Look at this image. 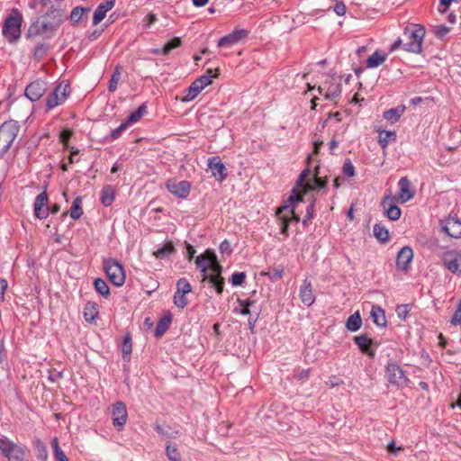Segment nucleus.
<instances>
[{
    "mask_svg": "<svg viewBox=\"0 0 461 461\" xmlns=\"http://www.w3.org/2000/svg\"><path fill=\"white\" fill-rule=\"evenodd\" d=\"M403 36L407 42L403 44L406 51L419 54L422 51V42L425 36V29L419 24H410L403 30Z\"/></svg>",
    "mask_w": 461,
    "mask_h": 461,
    "instance_id": "obj_1",
    "label": "nucleus"
},
{
    "mask_svg": "<svg viewBox=\"0 0 461 461\" xmlns=\"http://www.w3.org/2000/svg\"><path fill=\"white\" fill-rule=\"evenodd\" d=\"M20 125L17 121L9 120L2 123L0 126V158L10 149L15 140Z\"/></svg>",
    "mask_w": 461,
    "mask_h": 461,
    "instance_id": "obj_2",
    "label": "nucleus"
},
{
    "mask_svg": "<svg viewBox=\"0 0 461 461\" xmlns=\"http://www.w3.org/2000/svg\"><path fill=\"white\" fill-rule=\"evenodd\" d=\"M23 16L18 9H14L3 25V34L10 41H16L21 36Z\"/></svg>",
    "mask_w": 461,
    "mask_h": 461,
    "instance_id": "obj_3",
    "label": "nucleus"
},
{
    "mask_svg": "<svg viewBox=\"0 0 461 461\" xmlns=\"http://www.w3.org/2000/svg\"><path fill=\"white\" fill-rule=\"evenodd\" d=\"M0 451L10 461H25L28 449L24 445L3 437L0 438Z\"/></svg>",
    "mask_w": 461,
    "mask_h": 461,
    "instance_id": "obj_4",
    "label": "nucleus"
},
{
    "mask_svg": "<svg viewBox=\"0 0 461 461\" xmlns=\"http://www.w3.org/2000/svg\"><path fill=\"white\" fill-rule=\"evenodd\" d=\"M56 24L57 23L51 24L49 23V20L41 17L30 25L27 32V38L35 39L37 37H42L43 39H50L57 31Z\"/></svg>",
    "mask_w": 461,
    "mask_h": 461,
    "instance_id": "obj_5",
    "label": "nucleus"
},
{
    "mask_svg": "<svg viewBox=\"0 0 461 461\" xmlns=\"http://www.w3.org/2000/svg\"><path fill=\"white\" fill-rule=\"evenodd\" d=\"M104 270L109 281L115 286H122L125 282L122 265L114 258L104 259Z\"/></svg>",
    "mask_w": 461,
    "mask_h": 461,
    "instance_id": "obj_6",
    "label": "nucleus"
},
{
    "mask_svg": "<svg viewBox=\"0 0 461 461\" xmlns=\"http://www.w3.org/2000/svg\"><path fill=\"white\" fill-rule=\"evenodd\" d=\"M385 377L392 385L397 388H403L408 385L409 379L402 368L393 361L385 366Z\"/></svg>",
    "mask_w": 461,
    "mask_h": 461,
    "instance_id": "obj_7",
    "label": "nucleus"
},
{
    "mask_svg": "<svg viewBox=\"0 0 461 461\" xmlns=\"http://www.w3.org/2000/svg\"><path fill=\"white\" fill-rule=\"evenodd\" d=\"M70 94V86L68 83H59L48 97L46 102L47 110H51L58 105L62 104Z\"/></svg>",
    "mask_w": 461,
    "mask_h": 461,
    "instance_id": "obj_8",
    "label": "nucleus"
},
{
    "mask_svg": "<svg viewBox=\"0 0 461 461\" xmlns=\"http://www.w3.org/2000/svg\"><path fill=\"white\" fill-rule=\"evenodd\" d=\"M311 171L309 168L303 169L298 176V179L295 183V186L293 188L291 194L288 198L289 203H297L303 201V196L306 192V189L312 188V186H307L304 183L306 178L310 176Z\"/></svg>",
    "mask_w": 461,
    "mask_h": 461,
    "instance_id": "obj_9",
    "label": "nucleus"
},
{
    "mask_svg": "<svg viewBox=\"0 0 461 461\" xmlns=\"http://www.w3.org/2000/svg\"><path fill=\"white\" fill-rule=\"evenodd\" d=\"M111 415L113 425L117 430H122L127 421L128 412L125 403L122 402H116L112 405Z\"/></svg>",
    "mask_w": 461,
    "mask_h": 461,
    "instance_id": "obj_10",
    "label": "nucleus"
},
{
    "mask_svg": "<svg viewBox=\"0 0 461 461\" xmlns=\"http://www.w3.org/2000/svg\"><path fill=\"white\" fill-rule=\"evenodd\" d=\"M192 292V286L185 278H180L176 282V291L174 294V303L176 307L184 309L188 304L185 294Z\"/></svg>",
    "mask_w": 461,
    "mask_h": 461,
    "instance_id": "obj_11",
    "label": "nucleus"
},
{
    "mask_svg": "<svg viewBox=\"0 0 461 461\" xmlns=\"http://www.w3.org/2000/svg\"><path fill=\"white\" fill-rule=\"evenodd\" d=\"M318 92L326 100L334 101L341 94V84L334 82V77H330L324 82L323 86H318Z\"/></svg>",
    "mask_w": 461,
    "mask_h": 461,
    "instance_id": "obj_12",
    "label": "nucleus"
},
{
    "mask_svg": "<svg viewBox=\"0 0 461 461\" xmlns=\"http://www.w3.org/2000/svg\"><path fill=\"white\" fill-rule=\"evenodd\" d=\"M442 262L444 267L451 273L461 274V253L456 250H449L443 254Z\"/></svg>",
    "mask_w": 461,
    "mask_h": 461,
    "instance_id": "obj_13",
    "label": "nucleus"
},
{
    "mask_svg": "<svg viewBox=\"0 0 461 461\" xmlns=\"http://www.w3.org/2000/svg\"><path fill=\"white\" fill-rule=\"evenodd\" d=\"M395 202V197L391 194L385 195L381 202V207L384 214L391 221H397L402 214L401 209Z\"/></svg>",
    "mask_w": 461,
    "mask_h": 461,
    "instance_id": "obj_14",
    "label": "nucleus"
},
{
    "mask_svg": "<svg viewBox=\"0 0 461 461\" xmlns=\"http://www.w3.org/2000/svg\"><path fill=\"white\" fill-rule=\"evenodd\" d=\"M248 35L249 31L244 29H236L230 33L221 38L217 42V46L219 48L233 46L241 41L242 40L246 39Z\"/></svg>",
    "mask_w": 461,
    "mask_h": 461,
    "instance_id": "obj_15",
    "label": "nucleus"
},
{
    "mask_svg": "<svg viewBox=\"0 0 461 461\" xmlns=\"http://www.w3.org/2000/svg\"><path fill=\"white\" fill-rule=\"evenodd\" d=\"M166 186L169 193L181 199L186 198L191 190V184L186 180H182L178 183L168 180Z\"/></svg>",
    "mask_w": 461,
    "mask_h": 461,
    "instance_id": "obj_16",
    "label": "nucleus"
},
{
    "mask_svg": "<svg viewBox=\"0 0 461 461\" xmlns=\"http://www.w3.org/2000/svg\"><path fill=\"white\" fill-rule=\"evenodd\" d=\"M45 92L46 83L44 81L36 80L26 86L24 94L32 102H36L42 97Z\"/></svg>",
    "mask_w": 461,
    "mask_h": 461,
    "instance_id": "obj_17",
    "label": "nucleus"
},
{
    "mask_svg": "<svg viewBox=\"0 0 461 461\" xmlns=\"http://www.w3.org/2000/svg\"><path fill=\"white\" fill-rule=\"evenodd\" d=\"M398 185L399 191L394 196L397 202L404 203L413 198L414 191L411 190V184L406 176L399 180Z\"/></svg>",
    "mask_w": 461,
    "mask_h": 461,
    "instance_id": "obj_18",
    "label": "nucleus"
},
{
    "mask_svg": "<svg viewBox=\"0 0 461 461\" xmlns=\"http://www.w3.org/2000/svg\"><path fill=\"white\" fill-rule=\"evenodd\" d=\"M48 201L46 191L41 192L36 196L34 201V214L37 218L45 219L50 214Z\"/></svg>",
    "mask_w": 461,
    "mask_h": 461,
    "instance_id": "obj_19",
    "label": "nucleus"
},
{
    "mask_svg": "<svg viewBox=\"0 0 461 461\" xmlns=\"http://www.w3.org/2000/svg\"><path fill=\"white\" fill-rule=\"evenodd\" d=\"M413 258V250L411 247H403L397 254L396 267L402 271H408L410 263Z\"/></svg>",
    "mask_w": 461,
    "mask_h": 461,
    "instance_id": "obj_20",
    "label": "nucleus"
},
{
    "mask_svg": "<svg viewBox=\"0 0 461 461\" xmlns=\"http://www.w3.org/2000/svg\"><path fill=\"white\" fill-rule=\"evenodd\" d=\"M208 167L212 171V176L221 182L226 179L228 174L224 164L218 157H212L208 159Z\"/></svg>",
    "mask_w": 461,
    "mask_h": 461,
    "instance_id": "obj_21",
    "label": "nucleus"
},
{
    "mask_svg": "<svg viewBox=\"0 0 461 461\" xmlns=\"http://www.w3.org/2000/svg\"><path fill=\"white\" fill-rule=\"evenodd\" d=\"M441 228L449 237L458 239L461 237V221L450 217L441 221Z\"/></svg>",
    "mask_w": 461,
    "mask_h": 461,
    "instance_id": "obj_22",
    "label": "nucleus"
},
{
    "mask_svg": "<svg viewBox=\"0 0 461 461\" xmlns=\"http://www.w3.org/2000/svg\"><path fill=\"white\" fill-rule=\"evenodd\" d=\"M354 342L362 353L366 354L372 358L375 357V350L372 348L375 343L366 334L354 337Z\"/></svg>",
    "mask_w": 461,
    "mask_h": 461,
    "instance_id": "obj_23",
    "label": "nucleus"
},
{
    "mask_svg": "<svg viewBox=\"0 0 461 461\" xmlns=\"http://www.w3.org/2000/svg\"><path fill=\"white\" fill-rule=\"evenodd\" d=\"M115 5V0H104L96 7L93 16V25L99 24L106 16V13L110 11Z\"/></svg>",
    "mask_w": 461,
    "mask_h": 461,
    "instance_id": "obj_24",
    "label": "nucleus"
},
{
    "mask_svg": "<svg viewBox=\"0 0 461 461\" xmlns=\"http://www.w3.org/2000/svg\"><path fill=\"white\" fill-rule=\"evenodd\" d=\"M300 298L302 303L306 306H311L315 302L312 286L308 279H304L300 287Z\"/></svg>",
    "mask_w": 461,
    "mask_h": 461,
    "instance_id": "obj_25",
    "label": "nucleus"
},
{
    "mask_svg": "<svg viewBox=\"0 0 461 461\" xmlns=\"http://www.w3.org/2000/svg\"><path fill=\"white\" fill-rule=\"evenodd\" d=\"M43 19L49 20V23L51 24H56V30L61 25V23L66 19V12L62 8H53L51 7L45 15L41 16Z\"/></svg>",
    "mask_w": 461,
    "mask_h": 461,
    "instance_id": "obj_26",
    "label": "nucleus"
},
{
    "mask_svg": "<svg viewBox=\"0 0 461 461\" xmlns=\"http://www.w3.org/2000/svg\"><path fill=\"white\" fill-rule=\"evenodd\" d=\"M209 281L212 286L214 287L217 294H221L224 288V278L221 275H203L202 282Z\"/></svg>",
    "mask_w": 461,
    "mask_h": 461,
    "instance_id": "obj_27",
    "label": "nucleus"
},
{
    "mask_svg": "<svg viewBox=\"0 0 461 461\" xmlns=\"http://www.w3.org/2000/svg\"><path fill=\"white\" fill-rule=\"evenodd\" d=\"M172 322V315L171 313H167L164 316H162L156 326L155 329V337L156 338H161L166 331L168 330L170 324Z\"/></svg>",
    "mask_w": 461,
    "mask_h": 461,
    "instance_id": "obj_28",
    "label": "nucleus"
},
{
    "mask_svg": "<svg viewBox=\"0 0 461 461\" xmlns=\"http://www.w3.org/2000/svg\"><path fill=\"white\" fill-rule=\"evenodd\" d=\"M405 105H398L384 112L383 117L391 123L397 122L405 112Z\"/></svg>",
    "mask_w": 461,
    "mask_h": 461,
    "instance_id": "obj_29",
    "label": "nucleus"
},
{
    "mask_svg": "<svg viewBox=\"0 0 461 461\" xmlns=\"http://www.w3.org/2000/svg\"><path fill=\"white\" fill-rule=\"evenodd\" d=\"M289 205H282L276 210V216L280 220V230L281 233L287 236L288 235V227L290 219L288 215H283L285 211H288Z\"/></svg>",
    "mask_w": 461,
    "mask_h": 461,
    "instance_id": "obj_30",
    "label": "nucleus"
},
{
    "mask_svg": "<svg viewBox=\"0 0 461 461\" xmlns=\"http://www.w3.org/2000/svg\"><path fill=\"white\" fill-rule=\"evenodd\" d=\"M371 317L375 325L380 327L386 326V318L384 311L378 305H373L371 309Z\"/></svg>",
    "mask_w": 461,
    "mask_h": 461,
    "instance_id": "obj_31",
    "label": "nucleus"
},
{
    "mask_svg": "<svg viewBox=\"0 0 461 461\" xmlns=\"http://www.w3.org/2000/svg\"><path fill=\"white\" fill-rule=\"evenodd\" d=\"M98 315L97 304L94 302H88L84 308V318L86 321L93 322Z\"/></svg>",
    "mask_w": 461,
    "mask_h": 461,
    "instance_id": "obj_32",
    "label": "nucleus"
},
{
    "mask_svg": "<svg viewBox=\"0 0 461 461\" xmlns=\"http://www.w3.org/2000/svg\"><path fill=\"white\" fill-rule=\"evenodd\" d=\"M114 197H115V193H114V189L113 186L106 185L102 189L101 203H103L104 206H105V207L110 206L113 203Z\"/></svg>",
    "mask_w": 461,
    "mask_h": 461,
    "instance_id": "obj_33",
    "label": "nucleus"
},
{
    "mask_svg": "<svg viewBox=\"0 0 461 461\" xmlns=\"http://www.w3.org/2000/svg\"><path fill=\"white\" fill-rule=\"evenodd\" d=\"M362 325V320L359 312H356L355 313L351 314L347 321H346V328L349 331H357Z\"/></svg>",
    "mask_w": 461,
    "mask_h": 461,
    "instance_id": "obj_34",
    "label": "nucleus"
},
{
    "mask_svg": "<svg viewBox=\"0 0 461 461\" xmlns=\"http://www.w3.org/2000/svg\"><path fill=\"white\" fill-rule=\"evenodd\" d=\"M396 140L395 131H381L378 136V143L382 149H385L390 141H394Z\"/></svg>",
    "mask_w": 461,
    "mask_h": 461,
    "instance_id": "obj_35",
    "label": "nucleus"
},
{
    "mask_svg": "<svg viewBox=\"0 0 461 461\" xmlns=\"http://www.w3.org/2000/svg\"><path fill=\"white\" fill-rule=\"evenodd\" d=\"M386 57L385 54L376 50L366 59V67L376 68L385 61Z\"/></svg>",
    "mask_w": 461,
    "mask_h": 461,
    "instance_id": "obj_36",
    "label": "nucleus"
},
{
    "mask_svg": "<svg viewBox=\"0 0 461 461\" xmlns=\"http://www.w3.org/2000/svg\"><path fill=\"white\" fill-rule=\"evenodd\" d=\"M198 83L195 80L185 90V95L182 98L183 102H190L194 100L202 91Z\"/></svg>",
    "mask_w": 461,
    "mask_h": 461,
    "instance_id": "obj_37",
    "label": "nucleus"
},
{
    "mask_svg": "<svg viewBox=\"0 0 461 461\" xmlns=\"http://www.w3.org/2000/svg\"><path fill=\"white\" fill-rule=\"evenodd\" d=\"M146 113H147V105L145 104H143L140 106H139V108L136 111H134L128 116L125 122L128 125L133 124V123L139 122Z\"/></svg>",
    "mask_w": 461,
    "mask_h": 461,
    "instance_id": "obj_38",
    "label": "nucleus"
},
{
    "mask_svg": "<svg viewBox=\"0 0 461 461\" xmlns=\"http://www.w3.org/2000/svg\"><path fill=\"white\" fill-rule=\"evenodd\" d=\"M83 215V208H82V197L77 196L70 209V217L73 220H78Z\"/></svg>",
    "mask_w": 461,
    "mask_h": 461,
    "instance_id": "obj_39",
    "label": "nucleus"
},
{
    "mask_svg": "<svg viewBox=\"0 0 461 461\" xmlns=\"http://www.w3.org/2000/svg\"><path fill=\"white\" fill-rule=\"evenodd\" d=\"M373 233H374V236L376 238V240H378L379 241H381L383 243L388 241V240H389L388 230L381 224L374 225Z\"/></svg>",
    "mask_w": 461,
    "mask_h": 461,
    "instance_id": "obj_40",
    "label": "nucleus"
},
{
    "mask_svg": "<svg viewBox=\"0 0 461 461\" xmlns=\"http://www.w3.org/2000/svg\"><path fill=\"white\" fill-rule=\"evenodd\" d=\"M176 251L172 243H165L161 248L153 252L157 258H166Z\"/></svg>",
    "mask_w": 461,
    "mask_h": 461,
    "instance_id": "obj_41",
    "label": "nucleus"
},
{
    "mask_svg": "<svg viewBox=\"0 0 461 461\" xmlns=\"http://www.w3.org/2000/svg\"><path fill=\"white\" fill-rule=\"evenodd\" d=\"M122 66L117 65L114 68V71L112 74L111 79L109 81L108 90L110 92H114L117 89L118 83L121 79L122 75Z\"/></svg>",
    "mask_w": 461,
    "mask_h": 461,
    "instance_id": "obj_42",
    "label": "nucleus"
},
{
    "mask_svg": "<svg viewBox=\"0 0 461 461\" xmlns=\"http://www.w3.org/2000/svg\"><path fill=\"white\" fill-rule=\"evenodd\" d=\"M132 345H131V338L130 334H126L122 340V353L123 360L129 361L130 356L131 354Z\"/></svg>",
    "mask_w": 461,
    "mask_h": 461,
    "instance_id": "obj_43",
    "label": "nucleus"
},
{
    "mask_svg": "<svg viewBox=\"0 0 461 461\" xmlns=\"http://www.w3.org/2000/svg\"><path fill=\"white\" fill-rule=\"evenodd\" d=\"M167 456L170 461H180L181 454L175 443L168 442L166 447Z\"/></svg>",
    "mask_w": 461,
    "mask_h": 461,
    "instance_id": "obj_44",
    "label": "nucleus"
},
{
    "mask_svg": "<svg viewBox=\"0 0 461 461\" xmlns=\"http://www.w3.org/2000/svg\"><path fill=\"white\" fill-rule=\"evenodd\" d=\"M50 50V45L47 43H37L32 50V56L34 59L41 60L48 53Z\"/></svg>",
    "mask_w": 461,
    "mask_h": 461,
    "instance_id": "obj_45",
    "label": "nucleus"
},
{
    "mask_svg": "<svg viewBox=\"0 0 461 461\" xmlns=\"http://www.w3.org/2000/svg\"><path fill=\"white\" fill-rule=\"evenodd\" d=\"M90 12V8L77 6L75 7L70 14V21L74 23H78L83 17L84 14H87Z\"/></svg>",
    "mask_w": 461,
    "mask_h": 461,
    "instance_id": "obj_46",
    "label": "nucleus"
},
{
    "mask_svg": "<svg viewBox=\"0 0 461 461\" xmlns=\"http://www.w3.org/2000/svg\"><path fill=\"white\" fill-rule=\"evenodd\" d=\"M95 289L101 295L107 297L110 294V289L107 283L101 278H96L94 281Z\"/></svg>",
    "mask_w": 461,
    "mask_h": 461,
    "instance_id": "obj_47",
    "label": "nucleus"
},
{
    "mask_svg": "<svg viewBox=\"0 0 461 461\" xmlns=\"http://www.w3.org/2000/svg\"><path fill=\"white\" fill-rule=\"evenodd\" d=\"M182 45V40L179 37H174L168 42H167L162 48V55H168L171 50L176 49Z\"/></svg>",
    "mask_w": 461,
    "mask_h": 461,
    "instance_id": "obj_48",
    "label": "nucleus"
},
{
    "mask_svg": "<svg viewBox=\"0 0 461 461\" xmlns=\"http://www.w3.org/2000/svg\"><path fill=\"white\" fill-rule=\"evenodd\" d=\"M219 76V69H215V73L213 75H203L195 79V82L198 83L202 89H204L207 86L211 85L212 82V78H216Z\"/></svg>",
    "mask_w": 461,
    "mask_h": 461,
    "instance_id": "obj_49",
    "label": "nucleus"
},
{
    "mask_svg": "<svg viewBox=\"0 0 461 461\" xmlns=\"http://www.w3.org/2000/svg\"><path fill=\"white\" fill-rule=\"evenodd\" d=\"M35 448L37 451V456L39 459L47 460L48 458V450L45 444L41 439L35 440Z\"/></svg>",
    "mask_w": 461,
    "mask_h": 461,
    "instance_id": "obj_50",
    "label": "nucleus"
},
{
    "mask_svg": "<svg viewBox=\"0 0 461 461\" xmlns=\"http://www.w3.org/2000/svg\"><path fill=\"white\" fill-rule=\"evenodd\" d=\"M246 279V274L244 272H235L230 277V283L234 286L241 285Z\"/></svg>",
    "mask_w": 461,
    "mask_h": 461,
    "instance_id": "obj_51",
    "label": "nucleus"
},
{
    "mask_svg": "<svg viewBox=\"0 0 461 461\" xmlns=\"http://www.w3.org/2000/svg\"><path fill=\"white\" fill-rule=\"evenodd\" d=\"M343 174L348 177L355 176V167L349 158H347L342 167Z\"/></svg>",
    "mask_w": 461,
    "mask_h": 461,
    "instance_id": "obj_52",
    "label": "nucleus"
},
{
    "mask_svg": "<svg viewBox=\"0 0 461 461\" xmlns=\"http://www.w3.org/2000/svg\"><path fill=\"white\" fill-rule=\"evenodd\" d=\"M195 265L196 267L200 269L202 274H205L207 270L209 269V263L206 262L205 257L203 255H200L195 259Z\"/></svg>",
    "mask_w": 461,
    "mask_h": 461,
    "instance_id": "obj_53",
    "label": "nucleus"
},
{
    "mask_svg": "<svg viewBox=\"0 0 461 461\" xmlns=\"http://www.w3.org/2000/svg\"><path fill=\"white\" fill-rule=\"evenodd\" d=\"M51 446L53 448L54 453V459L55 458H62L65 455V453L62 451V449L59 447V440L57 438H52L51 440Z\"/></svg>",
    "mask_w": 461,
    "mask_h": 461,
    "instance_id": "obj_54",
    "label": "nucleus"
},
{
    "mask_svg": "<svg viewBox=\"0 0 461 461\" xmlns=\"http://www.w3.org/2000/svg\"><path fill=\"white\" fill-rule=\"evenodd\" d=\"M452 325H459L461 323V297L457 305V308L450 321Z\"/></svg>",
    "mask_w": 461,
    "mask_h": 461,
    "instance_id": "obj_55",
    "label": "nucleus"
},
{
    "mask_svg": "<svg viewBox=\"0 0 461 461\" xmlns=\"http://www.w3.org/2000/svg\"><path fill=\"white\" fill-rule=\"evenodd\" d=\"M315 206V201H312V203L306 207V216L303 219V224L306 225L308 221L311 220L313 216Z\"/></svg>",
    "mask_w": 461,
    "mask_h": 461,
    "instance_id": "obj_56",
    "label": "nucleus"
},
{
    "mask_svg": "<svg viewBox=\"0 0 461 461\" xmlns=\"http://www.w3.org/2000/svg\"><path fill=\"white\" fill-rule=\"evenodd\" d=\"M311 369H302L297 372L295 378L300 382H305L310 377Z\"/></svg>",
    "mask_w": 461,
    "mask_h": 461,
    "instance_id": "obj_57",
    "label": "nucleus"
},
{
    "mask_svg": "<svg viewBox=\"0 0 461 461\" xmlns=\"http://www.w3.org/2000/svg\"><path fill=\"white\" fill-rule=\"evenodd\" d=\"M128 124L124 122H122L119 127H117L116 129H114L112 133H111V137L113 140H115V139H118L122 132L123 131H125L127 128H128Z\"/></svg>",
    "mask_w": 461,
    "mask_h": 461,
    "instance_id": "obj_58",
    "label": "nucleus"
},
{
    "mask_svg": "<svg viewBox=\"0 0 461 461\" xmlns=\"http://www.w3.org/2000/svg\"><path fill=\"white\" fill-rule=\"evenodd\" d=\"M71 136H72V131L68 129H66L60 132L59 140L64 145H67L68 140H70Z\"/></svg>",
    "mask_w": 461,
    "mask_h": 461,
    "instance_id": "obj_59",
    "label": "nucleus"
},
{
    "mask_svg": "<svg viewBox=\"0 0 461 461\" xmlns=\"http://www.w3.org/2000/svg\"><path fill=\"white\" fill-rule=\"evenodd\" d=\"M334 12L339 15L342 16L346 14V5L343 2H337L334 6Z\"/></svg>",
    "mask_w": 461,
    "mask_h": 461,
    "instance_id": "obj_60",
    "label": "nucleus"
},
{
    "mask_svg": "<svg viewBox=\"0 0 461 461\" xmlns=\"http://www.w3.org/2000/svg\"><path fill=\"white\" fill-rule=\"evenodd\" d=\"M209 269H211L213 274L212 275H221L222 272V267L219 264L218 261H215L209 265Z\"/></svg>",
    "mask_w": 461,
    "mask_h": 461,
    "instance_id": "obj_61",
    "label": "nucleus"
},
{
    "mask_svg": "<svg viewBox=\"0 0 461 461\" xmlns=\"http://www.w3.org/2000/svg\"><path fill=\"white\" fill-rule=\"evenodd\" d=\"M202 255L205 257V260L209 264L218 261L217 257L213 251L206 250L205 253Z\"/></svg>",
    "mask_w": 461,
    "mask_h": 461,
    "instance_id": "obj_62",
    "label": "nucleus"
},
{
    "mask_svg": "<svg viewBox=\"0 0 461 461\" xmlns=\"http://www.w3.org/2000/svg\"><path fill=\"white\" fill-rule=\"evenodd\" d=\"M450 32V29L446 25H439L437 27L436 35L439 38L444 37Z\"/></svg>",
    "mask_w": 461,
    "mask_h": 461,
    "instance_id": "obj_63",
    "label": "nucleus"
},
{
    "mask_svg": "<svg viewBox=\"0 0 461 461\" xmlns=\"http://www.w3.org/2000/svg\"><path fill=\"white\" fill-rule=\"evenodd\" d=\"M409 312L408 305H399L396 309V312L400 318H405Z\"/></svg>",
    "mask_w": 461,
    "mask_h": 461,
    "instance_id": "obj_64",
    "label": "nucleus"
}]
</instances>
